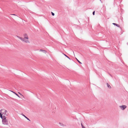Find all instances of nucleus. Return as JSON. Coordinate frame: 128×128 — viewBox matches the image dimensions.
Here are the masks:
<instances>
[{"instance_id": "obj_1", "label": "nucleus", "mask_w": 128, "mask_h": 128, "mask_svg": "<svg viewBox=\"0 0 128 128\" xmlns=\"http://www.w3.org/2000/svg\"><path fill=\"white\" fill-rule=\"evenodd\" d=\"M23 36L24 37V40L23 41L25 42L29 43L30 42L29 40V38L27 34L26 33L24 34H23Z\"/></svg>"}, {"instance_id": "obj_2", "label": "nucleus", "mask_w": 128, "mask_h": 128, "mask_svg": "<svg viewBox=\"0 0 128 128\" xmlns=\"http://www.w3.org/2000/svg\"><path fill=\"white\" fill-rule=\"evenodd\" d=\"M2 119L3 124L5 125H8V120L4 116H3V118Z\"/></svg>"}, {"instance_id": "obj_3", "label": "nucleus", "mask_w": 128, "mask_h": 128, "mask_svg": "<svg viewBox=\"0 0 128 128\" xmlns=\"http://www.w3.org/2000/svg\"><path fill=\"white\" fill-rule=\"evenodd\" d=\"M0 111L2 114L6 115L7 114V111L5 110H1Z\"/></svg>"}, {"instance_id": "obj_4", "label": "nucleus", "mask_w": 128, "mask_h": 128, "mask_svg": "<svg viewBox=\"0 0 128 128\" xmlns=\"http://www.w3.org/2000/svg\"><path fill=\"white\" fill-rule=\"evenodd\" d=\"M120 107L121 108L122 110H124L126 108V106L125 105H122L120 106Z\"/></svg>"}, {"instance_id": "obj_5", "label": "nucleus", "mask_w": 128, "mask_h": 128, "mask_svg": "<svg viewBox=\"0 0 128 128\" xmlns=\"http://www.w3.org/2000/svg\"><path fill=\"white\" fill-rule=\"evenodd\" d=\"M39 51L42 52L44 54H46L47 53V51L46 50H40Z\"/></svg>"}, {"instance_id": "obj_6", "label": "nucleus", "mask_w": 128, "mask_h": 128, "mask_svg": "<svg viewBox=\"0 0 128 128\" xmlns=\"http://www.w3.org/2000/svg\"><path fill=\"white\" fill-rule=\"evenodd\" d=\"M3 114H2V113L0 112V117L2 118V119L3 118V116H2Z\"/></svg>"}, {"instance_id": "obj_7", "label": "nucleus", "mask_w": 128, "mask_h": 128, "mask_svg": "<svg viewBox=\"0 0 128 128\" xmlns=\"http://www.w3.org/2000/svg\"><path fill=\"white\" fill-rule=\"evenodd\" d=\"M107 86L109 88H111V87L110 86V85H109V84H108V83H107Z\"/></svg>"}, {"instance_id": "obj_8", "label": "nucleus", "mask_w": 128, "mask_h": 128, "mask_svg": "<svg viewBox=\"0 0 128 128\" xmlns=\"http://www.w3.org/2000/svg\"><path fill=\"white\" fill-rule=\"evenodd\" d=\"M113 24L114 25H116V26L118 27H120V25L118 24H115V23H113Z\"/></svg>"}, {"instance_id": "obj_9", "label": "nucleus", "mask_w": 128, "mask_h": 128, "mask_svg": "<svg viewBox=\"0 0 128 128\" xmlns=\"http://www.w3.org/2000/svg\"><path fill=\"white\" fill-rule=\"evenodd\" d=\"M12 92H13V93H14L15 94H16L17 96H18V97L19 98H20V97L16 93H15V92H12Z\"/></svg>"}, {"instance_id": "obj_10", "label": "nucleus", "mask_w": 128, "mask_h": 128, "mask_svg": "<svg viewBox=\"0 0 128 128\" xmlns=\"http://www.w3.org/2000/svg\"><path fill=\"white\" fill-rule=\"evenodd\" d=\"M17 37L18 38H19L20 39V40H23H23L22 38L21 37H20L19 36H18Z\"/></svg>"}, {"instance_id": "obj_11", "label": "nucleus", "mask_w": 128, "mask_h": 128, "mask_svg": "<svg viewBox=\"0 0 128 128\" xmlns=\"http://www.w3.org/2000/svg\"><path fill=\"white\" fill-rule=\"evenodd\" d=\"M26 118L28 120H30L28 118H27L26 116H25L24 115L23 116Z\"/></svg>"}, {"instance_id": "obj_12", "label": "nucleus", "mask_w": 128, "mask_h": 128, "mask_svg": "<svg viewBox=\"0 0 128 128\" xmlns=\"http://www.w3.org/2000/svg\"><path fill=\"white\" fill-rule=\"evenodd\" d=\"M76 60H77L78 61V62L80 63L81 64L82 63L80 61H79L76 58Z\"/></svg>"}, {"instance_id": "obj_13", "label": "nucleus", "mask_w": 128, "mask_h": 128, "mask_svg": "<svg viewBox=\"0 0 128 128\" xmlns=\"http://www.w3.org/2000/svg\"><path fill=\"white\" fill-rule=\"evenodd\" d=\"M20 96L22 97L23 98H24V96L22 94H21Z\"/></svg>"}, {"instance_id": "obj_14", "label": "nucleus", "mask_w": 128, "mask_h": 128, "mask_svg": "<svg viewBox=\"0 0 128 128\" xmlns=\"http://www.w3.org/2000/svg\"><path fill=\"white\" fill-rule=\"evenodd\" d=\"M51 13H52V15L53 16H54V13H53V12H51Z\"/></svg>"}, {"instance_id": "obj_15", "label": "nucleus", "mask_w": 128, "mask_h": 128, "mask_svg": "<svg viewBox=\"0 0 128 128\" xmlns=\"http://www.w3.org/2000/svg\"><path fill=\"white\" fill-rule=\"evenodd\" d=\"M64 55L66 57H67L68 58H69V59H70V58H69V57H68V56H67L66 55V54H64Z\"/></svg>"}, {"instance_id": "obj_16", "label": "nucleus", "mask_w": 128, "mask_h": 128, "mask_svg": "<svg viewBox=\"0 0 128 128\" xmlns=\"http://www.w3.org/2000/svg\"><path fill=\"white\" fill-rule=\"evenodd\" d=\"M81 125H82V128H85L83 126L82 124H81Z\"/></svg>"}, {"instance_id": "obj_17", "label": "nucleus", "mask_w": 128, "mask_h": 128, "mask_svg": "<svg viewBox=\"0 0 128 128\" xmlns=\"http://www.w3.org/2000/svg\"><path fill=\"white\" fill-rule=\"evenodd\" d=\"M94 13H95V11H94L93 12V15H94Z\"/></svg>"}, {"instance_id": "obj_18", "label": "nucleus", "mask_w": 128, "mask_h": 128, "mask_svg": "<svg viewBox=\"0 0 128 128\" xmlns=\"http://www.w3.org/2000/svg\"><path fill=\"white\" fill-rule=\"evenodd\" d=\"M18 93L19 94H20V95H21L22 94L21 93H20V92H18Z\"/></svg>"}, {"instance_id": "obj_19", "label": "nucleus", "mask_w": 128, "mask_h": 128, "mask_svg": "<svg viewBox=\"0 0 128 128\" xmlns=\"http://www.w3.org/2000/svg\"><path fill=\"white\" fill-rule=\"evenodd\" d=\"M13 15H14V16H16V15L15 14H12Z\"/></svg>"}]
</instances>
